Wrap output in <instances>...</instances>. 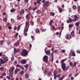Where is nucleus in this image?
Returning <instances> with one entry per match:
<instances>
[{
    "label": "nucleus",
    "instance_id": "obj_1",
    "mask_svg": "<svg viewBox=\"0 0 80 80\" xmlns=\"http://www.w3.org/2000/svg\"><path fill=\"white\" fill-rule=\"evenodd\" d=\"M27 54H28V51L27 50H26L25 49L22 50L21 53V55L22 56L25 57L26 56V55H27Z\"/></svg>",
    "mask_w": 80,
    "mask_h": 80
},
{
    "label": "nucleus",
    "instance_id": "obj_2",
    "mask_svg": "<svg viewBox=\"0 0 80 80\" xmlns=\"http://www.w3.org/2000/svg\"><path fill=\"white\" fill-rule=\"evenodd\" d=\"M48 56L45 55L43 57V59H42L43 61L46 62V63H47V62H48Z\"/></svg>",
    "mask_w": 80,
    "mask_h": 80
},
{
    "label": "nucleus",
    "instance_id": "obj_3",
    "mask_svg": "<svg viewBox=\"0 0 80 80\" xmlns=\"http://www.w3.org/2000/svg\"><path fill=\"white\" fill-rule=\"evenodd\" d=\"M65 38L67 40H70L72 39V36L70 34H68L66 35Z\"/></svg>",
    "mask_w": 80,
    "mask_h": 80
},
{
    "label": "nucleus",
    "instance_id": "obj_4",
    "mask_svg": "<svg viewBox=\"0 0 80 80\" xmlns=\"http://www.w3.org/2000/svg\"><path fill=\"white\" fill-rule=\"evenodd\" d=\"M44 4L43 5V7H44L45 8H46V7H48L49 5V2L48 1H46L44 2Z\"/></svg>",
    "mask_w": 80,
    "mask_h": 80
},
{
    "label": "nucleus",
    "instance_id": "obj_5",
    "mask_svg": "<svg viewBox=\"0 0 80 80\" xmlns=\"http://www.w3.org/2000/svg\"><path fill=\"white\" fill-rule=\"evenodd\" d=\"M61 67L62 70L63 71H65V69L66 68V65L65 63H62L61 65Z\"/></svg>",
    "mask_w": 80,
    "mask_h": 80
},
{
    "label": "nucleus",
    "instance_id": "obj_6",
    "mask_svg": "<svg viewBox=\"0 0 80 80\" xmlns=\"http://www.w3.org/2000/svg\"><path fill=\"white\" fill-rule=\"evenodd\" d=\"M78 16L77 15H75L74 16V18L73 19V22H76L77 20L78 19Z\"/></svg>",
    "mask_w": 80,
    "mask_h": 80
},
{
    "label": "nucleus",
    "instance_id": "obj_7",
    "mask_svg": "<svg viewBox=\"0 0 80 80\" xmlns=\"http://www.w3.org/2000/svg\"><path fill=\"white\" fill-rule=\"evenodd\" d=\"M15 69V67H12V68L11 70H9V72L10 73H13V70Z\"/></svg>",
    "mask_w": 80,
    "mask_h": 80
},
{
    "label": "nucleus",
    "instance_id": "obj_8",
    "mask_svg": "<svg viewBox=\"0 0 80 80\" xmlns=\"http://www.w3.org/2000/svg\"><path fill=\"white\" fill-rule=\"evenodd\" d=\"M30 15V14L29 13L26 16V19H27V20H30V17H29V15Z\"/></svg>",
    "mask_w": 80,
    "mask_h": 80
},
{
    "label": "nucleus",
    "instance_id": "obj_9",
    "mask_svg": "<svg viewBox=\"0 0 80 80\" xmlns=\"http://www.w3.org/2000/svg\"><path fill=\"white\" fill-rule=\"evenodd\" d=\"M25 28H29V22H26V25L25 26Z\"/></svg>",
    "mask_w": 80,
    "mask_h": 80
},
{
    "label": "nucleus",
    "instance_id": "obj_10",
    "mask_svg": "<svg viewBox=\"0 0 80 80\" xmlns=\"http://www.w3.org/2000/svg\"><path fill=\"white\" fill-rule=\"evenodd\" d=\"M19 44H20V42H19L18 41L17 42H15L14 43V46H15V47H16L17 46H18V45Z\"/></svg>",
    "mask_w": 80,
    "mask_h": 80
},
{
    "label": "nucleus",
    "instance_id": "obj_11",
    "mask_svg": "<svg viewBox=\"0 0 80 80\" xmlns=\"http://www.w3.org/2000/svg\"><path fill=\"white\" fill-rule=\"evenodd\" d=\"M25 13V10L22 9L20 11V15H23V13Z\"/></svg>",
    "mask_w": 80,
    "mask_h": 80
},
{
    "label": "nucleus",
    "instance_id": "obj_12",
    "mask_svg": "<svg viewBox=\"0 0 80 80\" xmlns=\"http://www.w3.org/2000/svg\"><path fill=\"white\" fill-rule=\"evenodd\" d=\"M71 34L72 36V37H75V32H74V31H72L71 32Z\"/></svg>",
    "mask_w": 80,
    "mask_h": 80
},
{
    "label": "nucleus",
    "instance_id": "obj_13",
    "mask_svg": "<svg viewBox=\"0 0 80 80\" xmlns=\"http://www.w3.org/2000/svg\"><path fill=\"white\" fill-rule=\"evenodd\" d=\"M18 69L17 68L14 71L15 75H16V74H17V73H18Z\"/></svg>",
    "mask_w": 80,
    "mask_h": 80
},
{
    "label": "nucleus",
    "instance_id": "obj_14",
    "mask_svg": "<svg viewBox=\"0 0 80 80\" xmlns=\"http://www.w3.org/2000/svg\"><path fill=\"white\" fill-rule=\"evenodd\" d=\"M45 53L47 55H50V52L48 50H47Z\"/></svg>",
    "mask_w": 80,
    "mask_h": 80
},
{
    "label": "nucleus",
    "instance_id": "obj_15",
    "mask_svg": "<svg viewBox=\"0 0 80 80\" xmlns=\"http://www.w3.org/2000/svg\"><path fill=\"white\" fill-rule=\"evenodd\" d=\"M3 60L4 61V62H5H5H7L8 60V58L7 57H5L4 58Z\"/></svg>",
    "mask_w": 80,
    "mask_h": 80
},
{
    "label": "nucleus",
    "instance_id": "obj_16",
    "mask_svg": "<svg viewBox=\"0 0 80 80\" xmlns=\"http://www.w3.org/2000/svg\"><path fill=\"white\" fill-rule=\"evenodd\" d=\"M28 28H25V29L24 30V32L27 33L28 32Z\"/></svg>",
    "mask_w": 80,
    "mask_h": 80
},
{
    "label": "nucleus",
    "instance_id": "obj_17",
    "mask_svg": "<svg viewBox=\"0 0 80 80\" xmlns=\"http://www.w3.org/2000/svg\"><path fill=\"white\" fill-rule=\"evenodd\" d=\"M36 31V33H39V32H40V29H36L35 30Z\"/></svg>",
    "mask_w": 80,
    "mask_h": 80
},
{
    "label": "nucleus",
    "instance_id": "obj_18",
    "mask_svg": "<svg viewBox=\"0 0 80 80\" xmlns=\"http://www.w3.org/2000/svg\"><path fill=\"white\" fill-rule=\"evenodd\" d=\"M0 62L1 63H2V64H3L5 63L4 61L3 60V59H0Z\"/></svg>",
    "mask_w": 80,
    "mask_h": 80
},
{
    "label": "nucleus",
    "instance_id": "obj_19",
    "mask_svg": "<svg viewBox=\"0 0 80 80\" xmlns=\"http://www.w3.org/2000/svg\"><path fill=\"white\" fill-rule=\"evenodd\" d=\"M72 8L73 10H76L77 9V6L75 5H73L72 6Z\"/></svg>",
    "mask_w": 80,
    "mask_h": 80
},
{
    "label": "nucleus",
    "instance_id": "obj_20",
    "mask_svg": "<svg viewBox=\"0 0 80 80\" xmlns=\"http://www.w3.org/2000/svg\"><path fill=\"white\" fill-rule=\"evenodd\" d=\"M27 62V61L25 60H23L22 61V64H25Z\"/></svg>",
    "mask_w": 80,
    "mask_h": 80
},
{
    "label": "nucleus",
    "instance_id": "obj_21",
    "mask_svg": "<svg viewBox=\"0 0 80 80\" xmlns=\"http://www.w3.org/2000/svg\"><path fill=\"white\" fill-rule=\"evenodd\" d=\"M64 77H65V75H63L60 78L59 80H63V79L64 78Z\"/></svg>",
    "mask_w": 80,
    "mask_h": 80
},
{
    "label": "nucleus",
    "instance_id": "obj_22",
    "mask_svg": "<svg viewBox=\"0 0 80 80\" xmlns=\"http://www.w3.org/2000/svg\"><path fill=\"white\" fill-rule=\"evenodd\" d=\"M25 77L26 78H29V75L28 73H26L25 74Z\"/></svg>",
    "mask_w": 80,
    "mask_h": 80
},
{
    "label": "nucleus",
    "instance_id": "obj_23",
    "mask_svg": "<svg viewBox=\"0 0 80 80\" xmlns=\"http://www.w3.org/2000/svg\"><path fill=\"white\" fill-rule=\"evenodd\" d=\"M53 20H51L49 22V25H50V26H52V23H53Z\"/></svg>",
    "mask_w": 80,
    "mask_h": 80
},
{
    "label": "nucleus",
    "instance_id": "obj_24",
    "mask_svg": "<svg viewBox=\"0 0 80 80\" xmlns=\"http://www.w3.org/2000/svg\"><path fill=\"white\" fill-rule=\"evenodd\" d=\"M59 11L60 13H62V12H63V9H62V8H59Z\"/></svg>",
    "mask_w": 80,
    "mask_h": 80
},
{
    "label": "nucleus",
    "instance_id": "obj_25",
    "mask_svg": "<svg viewBox=\"0 0 80 80\" xmlns=\"http://www.w3.org/2000/svg\"><path fill=\"white\" fill-rule=\"evenodd\" d=\"M30 24L31 26H33V25H34V22L33 21H30Z\"/></svg>",
    "mask_w": 80,
    "mask_h": 80
},
{
    "label": "nucleus",
    "instance_id": "obj_26",
    "mask_svg": "<svg viewBox=\"0 0 80 80\" xmlns=\"http://www.w3.org/2000/svg\"><path fill=\"white\" fill-rule=\"evenodd\" d=\"M37 13L38 14H40L41 13V11L40 10H37Z\"/></svg>",
    "mask_w": 80,
    "mask_h": 80
},
{
    "label": "nucleus",
    "instance_id": "obj_27",
    "mask_svg": "<svg viewBox=\"0 0 80 80\" xmlns=\"http://www.w3.org/2000/svg\"><path fill=\"white\" fill-rule=\"evenodd\" d=\"M73 27V24H69V28H72Z\"/></svg>",
    "mask_w": 80,
    "mask_h": 80
},
{
    "label": "nucleus",
    "instance_id": "obj_28",
    "mask_svg": "<svg viewBox=\"0 0 80 80\" xmlns=\"http://www.w3.org/2000/svg\"><path fill=\"white\" fill-rule=\"evenodd\" d=\"M50 14L51 16H54L55 15V13L53 12H50Z\"/></svg>",
    "mask_w": 80,
    "mask_h": 80
},
{
    "label": "nucleus",
    "instance_id": "obj_29",
    "mask_svg": "<svg viewBox=\"0 0 80 80\" xmlns=\"http://www.w3.org/2000/svg\"><path fill=\"white\" fill-rule=\"evenodd\" d=\"M72 56L73 57H75V56H76V55H75V52H72Z\"/></svg>",
    "mask_w": 80,
    "mask_h": 80
},
{
    "label": "nucleus",
    "instance_id": "obj_30",
    "mask_svg": "<svg viewBox=\"0 0 80 80\" xmlns=\"http://www.w3.org/2000/svg\"><path fill=\"white\" fill-rule=\"evenodd\" d=\"M29 66V65L28 64H26L24 65V67L26 68H28V67Z\"/></svg>",
    "mask_w": 80,
    "mask_h": 80
},
{
    "label": "nucleus",
    "instance_id": "obj_31",
    "mask_svg": "<svg viewBox=\"0 0 80 80\" xmlns=\"http://www.w3.org/2000/svg\"><path fill=\"white\" fill-rule=\"evenodd\" d=\"M15 12V9H12L11 10V12Z\"/></svg>",
    "mask_w": 80,
    "mask_h": 80
},
{
    "label": "nucleus",
    "instance_id": "obj_32",
    "mask_svg": "<svg viewBox=\"0 0 80 80\" xmlns=\"http://www.w3.org/2000/svg\"><path fill=\"white\" fill-rule=\"evenodd\" d=\"M19 73H20L21 75H23L24 74V71H22L20 72Z\"/></svg>",
    "mask_w": 80,
    "mask_h": 80
},
{
    "label": "nucleus",
    "instance_id": "obj_33",
    "mask_svg": "<svg viewBox=\"0 0 80 80\" xmlns=\"http://www.w3.org/2000/svg\"><path fill=\"white\" fill-rule=\"evenodd\" d=\"M72 75H73V74H72V73L71 72L69 74L68 77H69L70 78L71 77H72Z\"/></svg>",
    "mask_w": 80,
    "mask_h": 80
},
{
    "label": "nucleus",
    "instance_id": "obj_34",
    "mask_svg": "<svg viewBox=\"0 0 80 80\" xmlns=\"http://www.w3.org/2000/svg\"><path fill=\"white\" fill-rule=\"evenodd\" d=\"M37 9V7H35L33 8H32V10L33 11H35V10H36Z\"/></svg>",
    "mask_w": 80,
    "mask_h": 80
},
{
    "label": "nucleus",
    "instance_id": "obj_35",
    "mask_svg": "<svg viewBox=\"0 0 80 80\" xmlns=\"http://www.w3.org/2000/svg\"><path fill=\"white\" fill-rule=\"evenodd\" d=\"M13 74V73H9V77H10L11 78H12V77H13V75L12 74Z\"/></svg>",
    "mask_w": 80,
    "mask_h": 80
},
{
    "label": "nucleus",
    "instance_id": "obj_36",
    "mask_svg": "<svg viewBox=\"0 0 80 80\" xmlns=\"http://www.w3.org/2000/svg\"><path fill=\"white\" fill-rule=\"evenodd\" d=\"M18 30L17 31H19V30H20V25H18L17 28Z\"/></svg>",
    "mask_w": 80,
    "mask_h": 80
},
{
    "label": "nucleus",
    "instance_id": "obj_37",
    "mask_svg": "<svg viewBox=\"0 0 80 80\" xmlns=\"http://www.w3.org/2000/svg\"><path fill=\"white\" fill-rule=\"evenodd\" d=\"M4 69V68H3V67L0 68V70H1V71H3Z\"/></svg>",
    "mask_w": 80,
    "mask_h": 80
},
{
    "label": "nucleus",
    "instance_id": "obj_38",
    "mask_svg": "<svg viewBox=\"0 0 80 80\" xmlns=\"http://www.w3.org/2000/svg\"><path fill=\"white\" fill-rule=\"evenodd\" d=\"M14 51L15 52H16V53H17L18 52V50L16 49L15 48H14Z\"/></svg>",
    "mask_w": 80,
    "mask_h": 80
},
{
    "label": "nucleus",
    "instance_id": "obj_39",
    "mask_svg": "<svg viewBox=\"0 0 80 80\" xmlns=\"http://www.w3.org/2000/svg\"><path fill=\"white\" fill-rule=\"evenodd\" d=\"M79 23L78 22H77L75 23V25L77 26V27H78V26H79Z\"/></svg>",
    "mask_w": 80,
    "mask_h": 80
},
{
    "label": "nucleus",
    "instance_id": "obj_40",
    "mask_svg": "<svg viewBox=\"0 0 80 80\" xmlns=\"http://www.w3.org/2000/svg\"><path fill=\"white\" fill-rule=\"evenodd\" d=\"M65 60L66 61V59H64L62 60L61 61V63H63V62H65Z\"/></svg>",
    "mask_w": 80,
    "mask_h": 80
},
{
    "label": "nucleus",
    "instance_id": "obj_41",
    "mask_svg": "<svg viewBox=\"0 0 80 80\" xmlns=\"http://www.w3.org/2000/svg\"><path fill=\"white\" fill-rule=\"evenodd\" d=\"M23 35L24 36H25V37H26L27 36L28 34L27 32H24Z\"/></svg>",
    "mask_w": 80,
    "mask_h": 80
},
{
    "label": "nucleus",
    "instance_id": "obj_42",
    "mask_svg": "<svg viewBox=\"0 0 80 80\" xmlns=\"http://www.w3.org/2000/svg\"><path fill=\"white\" fill-rule=\"evenodd\" d=\"M18 33H16V35L14 37L15 38H17V37L18 36Z\"/></svg>",
    "mask_w": 80,
    "mask_h": 80
},
{
    "label": "nucleus",
    "instance_id": "obj_43",
    "mask_svg": "<svg viewBox=\"0 0 80 80\" xmlns=\"http://www.w3.org/2000/svg\"><path fill=\"white\" fill-rule=\"evenodd\" d=\"M69 22L70 23H72V22L73 21V19L70 18H69Z\"/></svg>",
    "mask_w": 80,
    "mask_h": 80
},
{
    "label": "nucleus",
    "instance_id": "obj_44",
    "mask_svg": "<svg viewBox=\"0 0 80 80\" xmlns=\"http://www.w3.org/2000/svg\"><path fill=\"white\" fill-rule=\"evenodd\" d=\"M3 43V40H0V44L2 45V44Z\"/></svg>",
    "mask_w": 80,
    "mask_h": 80
},
{
    "label": "nucleus",
    "instance_id": "obj_45",
    "mask_svg": "<svg viewBox=\"0 0 80 80\" xmlns=\"http://www.w3.org/2000/svg\"><path fill=\"white\" fill-rule=\"evenodd\" d=\"M51 26L52 27V29L53 30H55V26H54V25H52Z\"/></svg>",
    "mask_w": 80,
    "mask_h": 80
},
{
    "label": "nucleus",
    "instance_id": "obj_46",
    "mask_svg": "<svg viewBox=\"0 0 80 80\" xmlns=\"http://www.w3.org/2000/svg\"><path fill=\"white\" fill-rule=\"evenodd\" d=\"M41 1H42V0H38V1H37V2L38 3V4H40V2H41Z\"/></svg>",
    "mask_w": 80,
    "mask_h": 80
},
{
    "label": "nucleus",
    "instance_id": "obj_47",
    "mask_svg": "<svg viewBox=\"0 0 80 80\" xmlns=\"http://www.w3.org/2000/svg\"><path fill=\"white\" fill-rule=\"evenodd\" d=\"M16 67H18L19 68H20V67H21V66H20V65L18 64L16 65Z\"/></svg>",
    "mask_w": 80,
    "mask_h": 80
},
{
    "label": "nucleus",
    "instance_id": "obj_48",
    "mask_svg": "<svg viewBox=\"0 0 80 80\" xmlns=\"http://www.w3.org/2000/svg\"><path fill=\"white\" fill-rule=\"evenodd\" d=\"M7 78H8V80H10V79H11V77L9 76L8 77V76H7Z\"/></svg>",
    "mask_w": 80,
    "mask_h": 80
},
{
    "label": "nucleus",
    "instance_id": "obj_49",
    "mask_svg": "<svg viewBox=\"0 0 80 80\" xmlns=\"http://www.w3.org/2000/svg\"><path fill=\"white\" fill-rule=\"evenodd\" d=\"M76 65H77V63H76V62H74V64L73 65V67H76Z\"/></svg>",
    "mask_w": 80,
    "mask_h": 80
},
{
    "label": "nucleus",
    "instance_id": "obj_50",
    "mask_svg": "<svg viewBox=\"0 0 80 80\" xmlns=\"http://www.w3.org/2000/svg\"><path fill=\"white\" fill-rule=\"evenodd\" d=\"M50 57H53V53H52L50 54Z\"/></svg>",
    "mask_w": 80,
    "mask_h": 80
},
{
    "label": "nucleus",
    "instance_id": "obj_51",
    "mask_svg": "<svg viewBox=\"0 0 80 80\" xmlns=\"http://www.w3.org/2000/svg\"><path fill=\"white\" fill-rule=\"evenodd\" d=\"M17 26H14V28H13V29L14 30H17Z\"/></svg>",
    "mask_w": 80,
    "mask_h": 80
},
{
    "label": "nucleus",
    "instance_id": "obj_52",
    "mask_svg": "<svg viewBox=\"0 0 80 80\" xmlns=\"http://www.w3.org/2000/svg\"><path fill=\"white\" fill-rule=\"evenodd\" d=\"M51 61L52 62H53V57H51Z\"/></svg>",
    "mask_w": 80,
    "mask_h": 80
},
{
    "label": "nucleus",
    "instance_id": "obj_53",
    "mask_svg": "<svg viewBox=\"0 0 80 80\" xmlns=\"http://www.w3.org/2000/svg\"><path fill=\"white\" fill-rule=\"evenodd\" d=\"M20 68H21V69H22V70H24V69H25V68H24L22 66H21V67Z\"/></svg>",
    "mask_w": 80,
    "mask_h": 80
},
{
    "label": "nucleus",
    "instance_id": "obj_54",
    "mask_svg": "<svg viewBox=\"0 0 80 80\" xmlns=\"http://www.w3.org/2000/svg\"><path fill=\"white\" fill-rule=\"evenodd\" d=\"M4 22H7V18H4L3 19Z\"/></svg>",
    "mask_w": 80,
    "mask_h": 80
},
{
    "label": "nucleus",
    "instance_id": "obj_55",
    "mask_svg": "<svg viewBox=\"0 0 80 80\" xmlns=\"http://www.w3.org/2000/svg\"><path fill=\"white\" fill-rule=\"evenodd\" d=\"M2 76H6V73L3 72L2 74Z\"/></svg>",
    "mask_w": 80,
    "mask_h": 80
},
{
    "label": "nucleus",
    "instance_id": "obj_56",
    "mask_svg": "<svg viewBox=\"0 0 80 80\" xmlns=\"http://www.w3.org/2000/svg\"><path fill=\"white\" fill-rule=\"evenodd\" d=\"M70 68V67L69 66H67L66 67V71H67V70H68V68Z\"/></svg>",
    "mask_w": 80,
    "mask_h": 80
},
{
    "label": "nucleus",
    "instance_id": "obj_57",
    "mask_svg": "<svg viewBox=\"0 0 80 80\" xmlns=\"http://www.w3.org/2000/svg\"><path fill=\"white\" fill-rule=\"evenodd\" d=\"M70 65L72 66L73 65V63L72 62H70L69 63Z\"/></svg>",
    "mask_w": 80,
    "mask_h": 80
},
{
    "label": "nucleus",
    "instance_id": "obj_58",
    "mask_svg": "<svg viewBox=\"0 0 80 80\" xmlns=\"http://www.w3.org/2000/svg\"><path fill=\"white\" fill-rule=\"evenodd\" d=\"M57 72V71L56 70H54V75H56V72Z\"/></svg>",
    "mask_w": 80,
    "mask_h": 80
},
{
    "label": "nucleus",
    "instance_id": "obj_59",
    "mask_svg": "<svg viewBox=\"0 0 80 80\" xmlns=\"http://www.w3.org/2000/svg\"><path fill=\"white\" fill-rule=\"evenodd\" d=\"M24 2L25 3H28V0H24Z\"/></svg>",
    "mask_w": 80,
    "mask_h": 80
},
{
    "label": "nucleus",
    "instance_id": "obj_60",
    "mask_svg": "<svg viewBox=\"0 0 80 80\" xmlns=\"http://www.w3.org/2000/svg\"><path fill=\"white\" fill-rule=\"evenodd\" d=\"M10 25V23H8L7 24L6 26L7 27H8V26H9Z\"/></svg>",
    "mask_w": 80,
    "mask_h": 80
},
{
    "label": "nucleus",
    "instance_id": "obj_61",
    "mask_svg": "<svg viewBox=\"0 0 80 80\" xmlns=\"http://www.w3.org/2000/svg\"><path fill=\"white\" fill-rule=\"evenodd\" d=\"M62 53H65V50L64 49L62 50Z\"/></svg>",
    "mask_w": 80,
    "mask_h": 80
},
{
    "label": "nucleus",
    "instance_id": "obj_62",
    "mask_svg": "<svg viewBox=\"0 0 80 80\" xmlns=\"http://www.w3.org/2000/svg\"><path fill=\"white\" fill-rule=\"evenodd\" d=\"M77 52L78 53H80V51L79 50H78L77 51Z\"/></svg>",
    "mask_w": 80,
    "mask_h": 80
},
{
    "label": "nucleus",
    "instance_id": "obj_63",
    "mask_svg": "<svg viewBox=\"0 0 80 80\" xmlns=\"http://www.w3.org/2000/svg\"><path fill=\"white\" fill-rule=\"evenodd\" d=\"M48 75H51V72L49 71L48 72Z\"/></svg>",
    "mask_w": 80,
    "mask_h": 80
},
{
    "label": "nucleus",
    "instance_id": "obj_64",
    "mask_svg": "<svg viewBox=\"0 0 80 80\" xmlns=\"http://www.w3.org/2000/svg\"><path fill=\"white\" fill-rule=\"evenodd\" d=\"M71 80H74V77H71Z\"/></svg>",
    "mask_w": 80,
    "mask_h": 80
}]
</instances>
